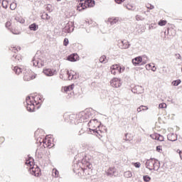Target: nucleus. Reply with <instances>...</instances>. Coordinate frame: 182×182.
Segmentation results:
<instances>
[{"mask_svg": "<svg viewBox=\"0 0 182 182\" xmlns=\"http://www.w3.org/2000/svg\"><path fill=\"white\" fill-rule=\"evenodd\" d=\"M40 63V68H42L45 66V65H46V60H41V63Z\"/></svg>", "mask_w": 182, "mask_h": 182, "instance_id": "c03bdc74", "label": "nucleus"}, {"mask_svg": "<svg viewBox=\"0 0 182 182\" xmlns=\"http://www.w3.org/2000/svg\"><path fill=\"white\" fill-rule=\"evenodd\" d=\"M6 28L11 31V32H14V27L12 26V22H11V21H8L6 23Z\"/></svg>", "mask_w": 182, "mask_h": 182, "instance_id": "393cba45", "label": "nucleus"}, {"mask_svg": "<svg viewBox=\"0 0 182 182\" xmlns=\"http://www.w3.org/2000/svg\"><path fill=\"white\" fill-rule=\"evenodd\" d=\"M43 73L46 76H55L56 75V70L53 68H45L43 70Z\"/></svg>", "mask_w": 182, "mask_h": 182, "instance_id": "9b49d317", "label": "nucleus"}, {"mask_svg": "<svg viewBox=\"0 0 182 182\" xmlns=\"http://www.w3.org/2000/svg\"><path fill=\"white\" fill-rule=\"evenodd\" d=\"M2 6L3 8H4V9H6V8L9 6V1H8L7 0H3Z\"/></svg>", "mask_w": 182, "mask_h": 182, "instance_id": "7c9ffc66", "label": "nucleus"}, {"mask_svg": "<svg viewBox=\"0 0 182 182\" xmlns=\"http://www.w3.org/2000/svg\"><path fill=\"white\" fill-rule=\"evenodd\" d=\"M33 66H37L38 68H41V64L39 63V61L38 60H33Z\"/></svg>", "mask_w": 182, "mask_h": 182, "instance_id": "c9c22d12", "label": "nucleus"}, {"mask_svg": "<svg viewBox=\"0 0 182 182\" xmlns=\"http://www.w3.org/2000/svg\"><path fill=\"white\" fill-rule=\"evenodd\" d=\"M26 166L30 167V173L32 176H35L36 177H39L41 174V168L38 166V165H35V162H33V158L28 156L26 159L25 162Z\"/></svg>", "mask_w": 182, "mask_h": 182, "instance_id": "7ed1b4c3", "label": "nucleus"}, {"mask_svg": "<svg viewBox=\"0 0 182 182\" xmlns=\"http://www.w3.org/2000/svg\"><path fill=\"white\" fill-rule=\"evenodd\" d=\"M168 140L170 141H176L177 140V135L173 133H170L167 136Z\"/></svg>", "mask_w": 182, "mask_h": 182, "instance_id": "aec40b11", "label": "nucleus"}, {"mask_svg": "<svg viewBox=\"0 0 182 182\" xmlns=\"http://www.w3.org/2000/svg\"><path fill=\"white\" fill-rule=\"evenodd\" d=\"M95 136H97V137H99V139H100V137H103V136H105V132L100 130V129H97V130H95L94 132Z\"/></svg>", "mask_w": 182, "mask_h": 182, "instance_id": "6ab92c4d", "label": "nucleus"}, {"mask_svg": "<svg viewBox=\"0 0 182 182\" xmlns=\"http://www.w3.org/2000/svg\"><path fill=\"white\" fill-rule=\"evenodd\" d=\"M136 21H141V18H140V16H136Z\"/></svg>", "mask_w": 182, "mask_h": 182, "instance_id": "5fc2aeb1", "label": "nucleus"}, {"mask_svg": "<svg viewBox=\"0 0 182 182\" xmlns=\"http://www.w3.org/2000/svg\"><path fill=\"white\" fill-rule=\"evenodd\" d=\"M134 93H136L137 95H140L143 92V87L139 85H136L133 88Z\"/></svg>", "mask_w": 182, "mask_h": 182, "instance_id": "a211bd4d", "label": "nucleus"}, {"mask_svg": "<svg viewBox=\"0 0 182 182\" xmlns=\"http://www.w3.org/2000/svg\"><path fill=\"white\" fill-rule=\"evenodd\" d=\"M63 45H64V46H68L69 45V39L65 38L64 41H63Z\"/></svg>", "mask_w": 182, "mask_h": 182, "instance_id": "de8ad7c7", "label": "nucleus"}, {"mask_svg": "<svg viewBox=\"0 0 182 182\" xmlns=\"http://www.w3.org/2000/svg\"><path fill=\"white\" fill-rule=\"evenodd\" d=\"M57 1H60V0H57Z\"/></svg>", "mask_w": 182, "mask_h": 182, "instance_id": "bf43d9fd", "label": "nucleus"}, {"mask_svg": "<svg viewBox=\"0 0 182 182\" xmlns=\"http://www.w3.org/2000/svg\"><path fill=\"white\" fill-rule=\"evenodd\" d=\"M82 133H85V130H83V129H81L80 131V135L82 134Z\"/></svg>", "mask_w": 182, "mask_h": 182, "instance_id": "6e6d98bb", "label": "nucleus"}, {"mask_svg": "<svg viewBox=\"0 0 182 182\" xmlns=\"http://www.w3.org/2000/svg\"><path fill=\"white\" fill-rule=\"evenodd\" d=\"M26 109L28 112H35L36 106L42 103V98L41 95L29 96L26 100Z\"/></svg>", "mask_w": 182, "mask_h": 182, "instance_id": "f03ea898", "label": "nucleus"}, {"mask_svg": "<svg viewBox=\"0 0 182 182\" xmlns=\"http://www.w3.org/2000/svg\"><path fill=\"white\" fill-rule=\"evenodd\" d=\"M60 76L63 80H75L79 79V73L73 70H68L66 73L61 74Z\"/></svg>", "mask_w": 182, "mask_h": 182, "instance_id": "20e7f679", "label": "nucleus"}, {"mask_svg": "<svg viewBox=\"0 0 182 182\" xmlns=\"http://www.w3.org/2000/svg\"><path fill=\"white\" fill-rule=\"evenodd\" d=\"M132 172L129 171H127L125 173H124V176L127 177V178H130V177H132Z\"/></svg>", "mask_w": 182, "mask_h": 182, "instance_id": "e433bc0d", "label": "nucleus"}, {"mask_svg": "<svg viewBox=\"0 0 182 182\" xmlns=\"http://www.w3.org/2000/svg\"><path fill=\"white\" fill-rule=\"evenodd\" d=\"M180 83H181V80H173L171 82L172 86H178V85H180Z\"/></svg>", "mask_w": 182, "mask_h": 182, "instance_id": "72a5a7b5", "label": "nucleus"}, {"mask_svg": "<svg viewBox=\"0 0 182 182\" xmlns=\"http://www.w3.org/2000/svg\"><path fill=\"white\" fill-rule=\"evenodd\" d=\"M23 73V79L26 82L33 80L36 77V75L30 69H25Z\"/></svg>", "mask_w": 182, "mask_h": 182, "instance_id": "0eeeda50", "label": "nucleus"}, {"mask_svg": "<svg viewBox=\"0 0 182 182\" xmlns=\"http://www.w3.org/2000/svg\"><path fill=\"white\" fill-rule=\"evenodd\" d=\"M158 25H159V26H166V25H167V21H166V20H160L158 22Z\"/></svg>", "mask_w": 182, "mask_h": 182, "instance_id": "2f4dec72", "label": "nucleus"}, {"mask_svg": "<svg viewBox=\"0 0 182 182\" xmlns=\"http://www.w3.org/2000/svg\"><path fill=\"white\" fill-rule=\"evenodd\" d=\"M144 181L149 182L150 180H151V178L149 176H144Z\"/></svg>", "mask_w": 182, "mask_h": 182, "instance_id": "37998d69", "label": "nucleus"}, {"mask_svg": "<svg viewBox=\"0 0 182 182\" xmlns=\"http://www.w3.org/2000/svg\"><path fill=\"white\" fill-rule=\"evenodd\" d=\"M156 151H158L159 153H161V151H163V148L161 146H156Z\"/></svg>", "mask_w": 182, "mask_h": 182, "instance_id": "49530a36", "label": "nucleus"}, {"mask_svg": "<svg viewBox=\"0 0 182 182\" xmlns=\"http://www.w3.org/2000/svg\"><path fill=\"white\" fill-rule=\"evenodd\" d=\"M41 19H44L46 21H49V19H50V16L49 15H48V14L43 13L41 15Z\"/></svg>", "mask_w": 182, "mask_h": 182, "instance_id": "cd10ccee", "label": "nucleus"}, {"mask_svg": "<svg viewBox=\"0 0 182 182\" xmlns=\"http://www.w3.org/2000/svg\"><path fill=\"white\" fill-rule=\"evenodd\" d=\"M124 72V67L120 66L119 64H114L111 66V73L112 75H119Z\"/></svg>", "mask_w": 182, "mask_h": 182, "instance_id": "6e6552de", "label": "nucleus"}, {"mask_svg": "<svg viewBox=\"0 0 182 182\" xmlns=\"http://www.w3.org/2000/svg\"><path fill=\"white\" fill-rule=\"evenodd\" d=\"M132 165L134 166L136 168H140L141 164L140 162H136V163H132Z\"/></svg>", "mask_w": 182, "mask_h": 182, "instance_id": "ea45409f", "label": "nucleus"}, {"mask_svg": "<svg viewBox=\"0 0 182 182\" xmlns=\"http://www.w3.org/2000/svg\"><path fill=\"white\" fill-rule=\"evenodd\" d=\"M174 151L176 153H178L180 159L182 160V150L181 151L180 149H174Z\"/></svg>", "mask_w": 182, "mask_h": 182, "instance_id": "79ce46f5", "label": "nucleus"}, {"mask_svg": "<svg viewBox=\"0 0 182 182\" xmlns=\"http://www.w3.org/2000/svg\"><path fill=\"white\" fill-rule=\"evenodd\" d=\"M146 168H149V170L157 171L160 168V162L154 159H151L146 162Z\"/></svg>", "mask_w": 182, "mask_h": 182, "instance_id": "423d86ee", "label": "nucleus"}, {"mask_svg": "<svg viewBox=\"0 0 182 182\" xmlns=\"http://www.w3.org/2000/svg\"><path fill=\"white\" fill-rule=\"evenodd\" d=\"M21 22H22V23L25 22V20H21Z\"/></svg>", "mask_w": 182, "mask_h": 182, "instance_id": "13d9d810", "label": "nucleus"}, {"mask_svg": "<svg viewBox=\"0 0 182 182\" xmlns=\"http://www.w3.org/2000/svg\"><path fill=\"white\" fill-rule=\"evenodd\" d=\"M88 127L90 130L96 132L100 127V122L97 119H91L88 123Z\"/></svg>", "mask_w": 182, "mask_h": 182, "instance_id": "1a4fd4ad", "label": "nucleus"}, {"mask_svg": "<svg viewBox=\"0 0 182 182\" xmlns=\"http://www.w3.org/2000/svg\"><path fill=\"white\" fill-rule=\"evenodd\" d=\"M119 46L122 49H127L129 48V43L127 41H122L119 43Z\"/></svg>", "mask_w": 182, "mask_h": 182, "instance_id": "f3484780", "label": "nucleus"}, {"mask_svg": "<svg viewBox=\"0 0 182 182\" xmlns=\"http://www.w3.org/2000/svg\"><path fill=\"white\" fill-rule=\"evenodd\" d=\"M82 1L83 0H80V3L77 5V11H83L87 8H93L95 5V0H85V3H82Z\"/></svg>", "mask_w": 182, "mask_h": 182, "instance_id": "39448f33", "label": "nucleus"}, {"mask_svg": "<svg viewBox=\"0 0 182 182\" xmlns=\"http://www.w3.org/2000/svg\"><path fill=\"white\" fill-rule=\"evenodd\" d=\"M82 166L78 164L75 165L73 171L80 178H83V177L84 178H87L93 173V166L90 162L86 161V159L82 160Z\"/></svg>", "mask_w": 182, "mask_h": 182, "instance_id": "f257e3e1", "label": "nucleus"}, {"mask_svg": "<svg viewBox=\"0 0 182 182\" xmlns=\"http://www.w3.org/2000/svg\"><path fill=\"white\" fill-rule=\"evenodd\" d=\"M52 176L53 177H59V171L58 169H53V171H52Z\"/></svg>", "mask_w": 182, "mask_h": 182, "instance_id": "c756f323", "label": "nucleus"}, {"mask_svg": "<svg viewBox=\"0 0 182 182\" xmlns=\"http://www.w3.org/2000/svg\"><path fill=\"white\" fill-rule=\"evenodd\" d=\"M15 59L18 61L22 60V55H21V54H18L15 55Z\"/></svg>", "mask_w": 182, "mask_h": 182, "instance_id": "a18cd8bd", "label": "nucleus"}, {"mask_svg": "<svg viewBox=\"0 0 182 182\" xmlns=\"http://www.w3.org/2000/svg\"><path fill=\"white\" fill-rule=\"evenodd\" d=\"M146 7L147 9H154V6L151 5V4L147 3L146 4Z\"/></svg>", "mask_w": 182, "mask_h": 182, "instance_id": "a19ab883", "label": "nucleus"}, {"mask_svg": "<svg viewBox=\"0 0 182 182\" xmlns=\"http://www.w3.org/2000/svg\"><path fill=\"white\" fill-rule=\"evenodd\" d=\"M136 30L138 33H143L146 32V27L143 25H138L136 26Z\"/></svg>", "mask_w": 182, "mask_h": 182, "instance_id": "4be33fe9", "label": "nucleus"}, {"mask_svg": "<svg viewBox=\"0 0 182 182\" xmlns=\"http://www.w3.org/2000/svg\"><path fill=\"white\" fill-rule=\"evenodd\" d=\"M74 87H75V85L73 84L71 85L64 87L63 90H64V92H70V90H73Z\"/></svg>", "mask_w": 182, "mask_h": 182, "instance_id": "bb28decb", "label": "nucleus"}, {"mask_svg": "<svg viewBox=\"0 0 182 182\" xmlns=\"http://www.w3.org/2000/svg\"><path fill=\"white\" fill-rule=\"evenodd\" d=\"M170 31H171L170 28H168V33H170Z\"/></svg>", "mask_w": 182, "mask_h": 182, "instance_id": "4d7b16f0", "label": "nucleus"}, {"mask_svg": "<svg viewBox=\"0 0 182 182\" xmlns=\"http://www.w3.org/2000/svg\"><path fill=\"white\" fill-rule=\"evenodd\" d=\"M10 9H11V11H15V9H16V4L11 3L10 4Z\"/></svg>", "mask_w": 182, "mask_h": 182, "instance_id": "4c0bfd02", "label": "nucleus"}, {"mask_svg": "<svg viewBox=\"0 0 182 182\" xmlns=\"http://www.w3.org/2000/svg\"><path fill=\"white\" fill-rule=\"evenodd\" d=\"M110 85L112 87H120L122 86V83L120 82V80L119 78H114L111 80Z\"/></svg>", "mask_w": 182, "mask_h": 182, "instance_id": "f8f14e48", "label": "nucleus"}, {"mask_svg": "<svg viewBox=\"0 0 182 182\" xmlns=\"http://www.w3.org/2000/svg\"><path fill=\"white\" fill-rule=\"evenodd\" d=\"M4 142H5V137L0 136V144H2Z\"/></svg>", "mask_w": 182, "mask_h": 182, "instance_id": "3c124183", "label": "nucleus"}, {"mask_svg": "<svg viewBox=\"0 0 182 182\" xmlns=\"http://www.w3.org/2000/svg\"><path fill=\"white\" fill-rule=\"evenodd\" d=\"M108 22H109L110 25H114V23H117V22H119V18H110L108 19Z\"/></svg>", "mask_w": 182, "mask_h": 182, "instance_id": "b1692460", "label": "nucleus"}, {"mask_svg": "<svg viewBox=\"0 0 182 182\" xmlns=\"http://www.w3.org/2000/svg\"><path fill=\"white\" fill-rule=\"evenodd\" d=\"M39 26L36 23H32L29 26L30 31H38Z\"/></svg>", "mask_w": 182, "mask_h": 182, "instance_id": "a878e982", "label": "nucleus"}, {"mask_svg": "<svg viewBox=\"0 0 182 182\" xmlns=\"http://www.w3.org/2000/svg\"><path fill=\"white\" fill-rule=\"evenodd\" d=\"M117 171V169H116V167L111 166L107 170V174H109V176H112V174H114V173H116Z\"/></svg>", "mask_w": 182, "mask_h": 182, "instance_id": "5701e85b", "label": "nucleus"}, {"mask_svg": "<svg viewBox=\"0 0 182 182\" xmlns=\"http://www.w3.org/2000/svg\"><path fill=\"white\" fill-rule=\"evenodd\" d=\"M159 109H166L167 107V104L166 103H161L159 105Z\"/></svg>", "mask_w": 182, "mask_h": 182, "instance_id": "58836bf2", "label": "nucleus"}, {"mask_svg": "<svg viewBox=\"0 0 182 182\" xmlns=\"http://www.w3.org/2000/svg\"><path fill=\"white\" fill-rule=\"evenodd\" d=\"M126 0H115L116 4H122Z\"/></svg>", "mask_w": 182, "mask_h": 182, "instance_id": "864d4df0", "label": "nucleus"}, {"mask_svg": "<svg viewBox=\"0 0 182 182\" xmlns=\"http://www.w3.org/2000/svg\"><path fill=\"white\" fill-rule=\"evenodd\" d=\"M148 109L149 108L147 107L141 105L139 108H137V112H143L144 110H148Z\"/></svg>", "mask_w": 182, "mask_h": 182, "instance_id": "473e14b6", "label": "nucleus"}, {"mask_svg": "<svg viewBox=\"0 0 182 182\" xmlns=\"http://www.w3.org/2000/svg\"><path fill=\"white\" fill-rule=\"evenodd\" d=\"M11 48L12 52H14V53H16V52H18V50H21V47L13 46Z\"/></svg>", "mask_w": 182, "mask_h": 182, "instance_id": "f704fd0d", "label": "nucleus"}, {"mask_svg": "<svg viewBox=\"0 0 182 182\" xmlns=\"http://www.w3.org/2000/svg\"><path fill=\"white\" fill-rule=\"evenodd\" d=\"M125 6L127 7V9L129 10L134 8V3H133V0H127Z\"/></svg>", "mask_w": 182, "mask_h": 182, "instance_id": "dca6fc26", "label": "nucleus"}, {"mask_svg": "<svg viewBox=\"0 0 182 182\" xmlns=\"http://www.w3.org/2000/svg\"><path fill=\"white\" fill-rule=\"evenodd\" d=\"M25 68H20L18 66H15L13 69L14 72H15L16 75H21V73H23L25 72Z\"/></svg>", "mask_w": 182, "mask_h": 182, "instance_id": "2eb2a0df", "label": "nucleus"}, {"mask_svg": "<svg viewBox=\"0 0 182 182\" xmlns=\"http://www.w3.org/2000/svg\"><path fill=\"white\" fill-rule=\"evenodd\" d=\"M155 28H156V23H152L149 26V29H155Z\"/></svg>", "mask_w": 182, "mask_h": 182, "instance_id": "8fccbe9b", "label": "nucleus"}, {"mask_svg": "<svg viewBox=\"0 0 182 182\" xmlns=\"http://www.w3.org/2000/svg\"><path fill=\"white\" fill-rule=\"evenodd\" d=\"M100 62L101 63H107V58H106V55H102L100 58Z\"/></svg>", "mask_w": 182, "mask_h": 182, "instance_id": "c85d7f7f", "label": "nucleus"}, {"mask_svg": "<svg viewBox=\"0 0 182 182\" xmlns=\"http://www.w3.org/2000/svg\"><path fill=\"white\" fill-rule=\"evenodd\" d=\"M74 119H76V114L70 115V120H73Z\"/></svg>", "mask_w": 182, "mask_h": 182, "instance_id": "603ef678", "label": "nucleus"}, {"mask_svg": "<svg viewBox=\"0 0 182 182\" xmlns=\"http://www.w3.org/2000/svg\"><path fill=\"white\" fill-rule=\"evenodd\" d=\"M142 62H143V58L141 56H138L132 59V63L134 66L141 65Z\"/></svg>", "mask_w": 182, "mask_h": 182, "instance_id": "4468645a", "label": "nucleus"}, {"mask_svg": "<svg viewBox=\"0 0 182 182\" xmlns=\"http://www.w3.org/2000/svg\"><path fill=\"white\" fill-rule=\"evenodd\" d=\"M146 69L147 70H152V72H156V70H157V68H156V66L153 63H150V64L146 65Z\"/></svg>", "mask_w": 182, "mask_h": 182, "instance_id": "412c9836", "label": "nucleus"}, {"mask_svg": "<svg viewBox=\"0 0 182 182\" xmlns=\"http://www.w3.org/2000/svg\"><path fill=\"white\" fill-rule=\"evenodd\" d=\"M43 146L45 147V149H52V147L55 146V144H53V138H50L49 136H46L43 141Z\"/></svg>", "mask_w": 182, "mask_h": 182, "instance_id": "9d476101", "label": "nucleus"}, {"mask_svg": "<svg viewBox=\"0 0 182 182\" xmlns=\"http://www.w3.org/2000/svg\"><path fill=\"white\" fill-rule=\"evenodd\" d=\"M130 136H132V134H127L125 135V137H126L127 140H132V139H133L132 136L130 138Z\"/></svg>", "mask_w": 182, "mask_h": 182, "instance_id": "09e8293b", "label": "nucleus"}, {"mask_svg": "<svg viewBox=\"0 0 182 182\" xmlns=\"http://www.w3.org/2000/svg\"><path fill=\"white\" fill-rule=\"evenodd\" d=\"M68 60L70 62H77V60H79V55L77 53H73L68 57Z\"/></svg>", "mask_w": 182, "mask_h": 182, "instance_id": "ddd939ff", "label": "nucleus"}]
</instances>
